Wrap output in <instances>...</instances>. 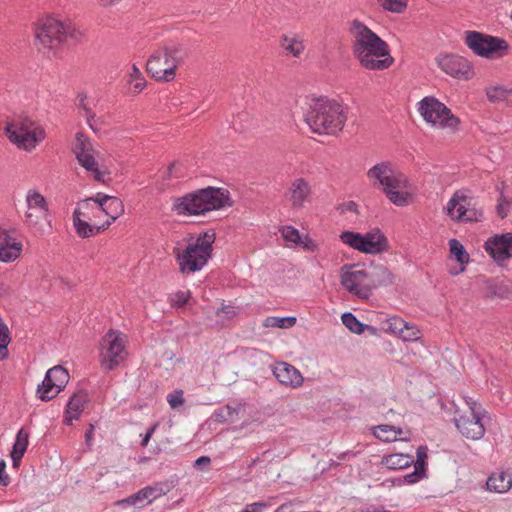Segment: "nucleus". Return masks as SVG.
I'll use <instances>...</instances> for the list:
<instances>
[{
    "mask_svg": "<svg viewBox=\"0 0 512 512\" xmlns=\"http://www.w3.org/2000/svg\"><path fill=\"white\" fill-rule=\"evenodd\" d=\"M350 33L353 37V54L364 68L384 70L393 63L388 44L364 23L353 20Z\"/></svg>",
    "mask_w": 512,
    "mask_h": 512,
    "instance_id": "1",
    "label": "nucleus"
},
{
    "mask_svg": "<svg viewBox=\"0 0 512 512\" xmlns=\"http://www.w3.org/2000/svg\"><path fill=\"white\" fill-rule=\"evenodd\" d=\"M225 206H232L229 191L209 186L174 197L171 210L179 216H202Z\"/></svg>",
    "mask_w": 512,
    "mask_h": 512,
    "instance_id": "2",
    "label": "nucleus"
},
{
    "mask_svg": "<svg viewBox=\"0 0 512 512\" xmlns=\"http://www.w3.org/2000/svg\"><path fill=\"white\" fill-rule=\"evenodd\" d=\"M304 120L311 131L317 134H336L346 122L341 105L325 98L311 99L306 102Z\"/></svg>",
    "mask_w": 512,
    "mask_h": 512,
    "instance_id": "3",
    "label": "nucleus"
},
{
    "mask_svg": "<svg viewBox=\"0 0 512 512\" xmlns=\"http://www.w3.org/2000/svg\"><path fill=\"white\" fill-rule=\"evenodd\" d=\"M370 179H375L382 187L386 197L397 206L408 204L409 193L406 176L396 171L389 162H381L374 165L367 172Z\"/></svg>",
    "mask_w": 512,
    "mask_h": 512,
    "instance_id": "4",
    "label": "nucleus"
},
{
    "mask_svg": "<svg viewBox=\"0 0 512 512\" xmlns=\"http://www.w3.org/2000/svg\"><path fill=\"white\" fill-rule=\"evenodd\" d=\"M214 241L215 234L213 232H203L185 249L181 250L175 247L173 255L178 261L180 271L194 273L201 270L212 255Z\"/></svg>",
    "mask_w": 512,
    "mask_h": 512,
    "instance_id": "5",
    "label": "nucleus"
},
{
    "mask_svg": "<svg viewBox=\"0 0 512 512\" xmlns=\"http://www.w3.org/2000/svg\"><path fill=\"white\" fill-rule=\"evenodd\" d=\"M185 54L178 44L157 49L147 60L146 70L156 81L170 82L175 78L177 67Z\"/></svg>",
    "mask_w": 512,
    "mask_h": 512,
    "instance_id": "6",
    "label": "nucleus"
},
{
    "mask_svg": "<svg viewBox=\"0 0 512 512\" xmlns=\"http://www.w3.org/2000/svg\"><path fill=\"white\" fill-rule=\"evenodd\" d=\"M445 211L455 222L473 223L483 218V211L477 207L474 197L469 190L460 189L453 193Z\"/></svg>",
    "mask_w": 512,
    "mask_h": 512,
    "instance_id": "7",
    "label": "nucleus"
},
{
    "mask_svg": "<svg viewBox=\"0 0 512 512\" xmlns=\"http://www.w3.org/2000/svg\"><path fill=\"white\" fill-rule=\"evenodd\" d=\"M339 238L345 245L365 254L376 255L389 250L388 239L379 229H373L365 234L343 231Z\"/></svg>",
    "mask_w": 512,
    "mask_h": 512,
    "instance_id": "8",
    "label": "nucleus"
},
{
    "mask_svg": "<svg viewBox=\"0 0 512 512\" xmlns=\"http://www.w3.org/2000/svg\"><path fill=\"white\" fill-rule=\"evenodd\" d=\"M34 122L28 118H22L18 121L7 122L4 132L7 138L25 150H31L44 139V130L37 127L33 128Z\"/></svg>",
    "mask_w": 512,
    "mask_h": 512,
    "instance_id": "9",
    "label": "nucleus"
},
{
    "mask_svg": "<svg viewBox=\"0 0 512 512\" xmlns=\"http://www.w3.org/2000/svg\"><path fill=\"white\" fill-rule=\"evenodd\" d=\"M465 43L473 53L488 59L502 57L509 47L504 39L477 31H467L465 33Z\"/></svg>",
    "mask_w": 512,
    "mask_h": 512,
    "instance_id": "10",
    "label": "nucleus"
},
{
    "mask_svg": "<svg viewBox=\"0 0 512 512\" xmlns=\"http://www.w3.org/2000/svg\"><path fill=\"white\" fill-rule=\"evenodd\" d=\"M340 284L358 299L367 300L372 295L366 268H361L359 265L346 264L342 266L340 269Z\"/></svg>",
    "mask_w": 512,
    "mask_h": 512,
    "instance_id": "11",
    "label": "nucleus"
},
{
    "mask_svg": "<svg viewBox=\"0 0 512 512\" xmlns=\"http://www.w3.org/2000/svg\"><path fill=\"white\" fill-rule=\"evenodd\" d=\"M419 112L424 120L432 125H438L442 128L455 129L459 124V119L437 99L426 97L419 103Z\"/></svg>",
    "mask_w": 512,
    "mask_h": 512,
    "instance_id": "12",
    "label": "nucleus"
},
{
    "mask_svg": "<svg viewBox=\"0 0 512 512\" xmlns=\"http://www.w3.org/2000/svg\"><path fill=\"white\" fill-rule=\"evenodd\" d=\"M466 403L469 407L468 411L458 418H455L456 427L467 439L479 440L485 434L483 418L486 416V413L481 412L476 402L466 400Z\"/></svg>",
    "mask_w": 512,
    "mask_h": 512,
    "instance_id": "13",
    "label": "nucleus"
},
{
    "mask_svg": "<svg viewBox=\"0 0 512 512\" xmlns=\"http://www.w3.org/2000/svg\"><path fill=\"white\" fill-rule=\"evenodd\" d=\"M102 367L105 370H114L124 361L125 352V336L114 330H109L103 337Z\"/></svg>",
    "mask_w": 512,
    "mask_h": 512,
    "instance_id": "14",
    "label": "nucleus"
},
{
    "mask_svg": "<svg viewBox=\"0 0 512 512\" xmlns=\"http://www.w3.org/2000/svg\"><path fill=\"white\" fill-rule=\"evenodd\" d=\"M73 152L79 164L85 168L86 171L91 172L96 181L102 183L106 182V172L99 170L98 162L94 156L95 150L93 145L83 133L79 132L76 134Z\"/></svg>",
    "mask_w": 512,
    "mask_h": 512,
    "instance_id": "15",
    "label": "nucleus"
},
{
    "mask_svg": "<svg viewBox=\"0 0 512 512\" xmlns=\"http://www.w3.org/2000/svg\"><path fill=\"white\" fill-rule=\"evenodd\" d=\"M67 33V29L62 22L53 17H47L39 23L35 31V37L43 48L54 49L65 41Z\"/></svg>",
    "mask_w": 512,
    "mask_h": 512,
    "instance_id": "16",
    "label": "nucleus"
},
{
    "mask_svg": "<svg viewBox=\"0 0 512 512\" xmlns=\"http://www.w3.org/2000/svg\"><path fill=\"white\" fill-rule=\"evenodd\" d=\"M437 62L442 71L454 78L468 79L472 75L469 62L461 56L444 55Z\"/></svg>",
    "mask_w": 512,
    "mask_h": 512,
    "instance_id": "17",
    "label": "nucleus"
},
{
    "mask_svg": "<svg viewBox=\"0 0 512 512\" xmlns=\"http://www.w3.org/2000/svg\"><path fill=\"white\" fill-rule=\"evenodd\" d=\"M311 186L304 178L294 179L286 193V197L293 209L302 208L305 202L310 201Z\"/></svg>",
    "mask_w": 512,
    "mask_h": 512,
    "instance_id": "18",
    "label": "nucleus"
},
{
    "mask_svg": "<svg viewBox=\"0 0 512 512\" xmlns=\"http://www.w3.org/2000/svg\"><path fill=\"white\" fill-rule=\"evenodd\" d=\"M486 251L490 256L503 261L512 257V233H506L489 239L485 244Z\"/></svg>",
    "mask_w": 512,
    "mask_h": 512,
    "instance_id": "19",
    "label": "nucleus"
},
{
    "mask_svg": "<svg viewBox=\"0 0 512 512\" xmlns=\"http://www.w3.org/2000/svg\"><path fill=\"white\" fill-rule=\"evenodd\" d=\"M273 374L282 385L292 388L302 386L304 381L300 371L286 362L277 363L273 369Z\"/></svg>",
    "mask_w": 512,
    "mask_h": 512,
    "instance_id": "20",
    "label": "nucleus"
},
{
    "mask_svg": "<svg viewBox=\"0 0 512 512\" xmlns=\"http://www.w3.org/2000/svg\"><path fill=\"white\" fill-rule=\"evenodd\" d=\"M22 244L17 242L7 230L0 228V261L11 262L20 256Z\"/></svg>",
    "mask_w": 512,
    "mask_h": 512,
    "instance_id": "21",
    "label": "nucleus"
},
{
    "mask_svg": "<svg viewBox=\"0 0 512 512\" xmlns=\"http://www.w3.org/2000/svg\"><path fill=\"white\" fill-rule=\"evenodd\" d=\"M371 292L380 286H388L393 283L394 276L384 265H375L366 268Z\"/></svg>",
    "mask_w": 512,
    "mask_h": 512,
    "instance_id": "22",
    "label": "nucleus"
},
{
    "mask_svg": "<svg viewBox=\"0 0 512 512\" xmlns=\"http://www.w3.org/2000/svg\"><path fill=\"white\" fill-rule=\"evenodd\" d=\"M88 401V394L84 391L76 392L69 400L66 409V422L71 424L72 420L78 419Z\"/></svg>",
    "mask_w": 512,
    "mask_h": 512,
    "instance_id": "23",
    "label": "nucleus"
},
{
    "mask_svg": "<svg viewBox=\"0 0 512 512\" xmlns=\"http://www.w3.org/2000/svg\"><path fill=\"white\" fill-rule=\"evenodd\" d=\"M243 410V405L238 402L228 403L227 405L215 411L214 416L217 422H235L239 420V415Z\"/></svg>",
    "mask_w": 512,
    "mask_h": 512,
    "instance_id": "24",
    "label": "nucleus"
},
{
    "mask_svg": "<svg viewBox=\"0 0 512 512\" xmlns=\"http://www.w3.org/2000/svg\"><path fill=\"white\" fill-rule=\"evenodd\" d=\"M486 485L489 491L504 493L512 487V478L505 472L494 473L488 478Z\"/></svg>",
    "mask_w": 512,
    "mask_h": 512,
    "instance_id": "25",
    "label": "nucleus"
},
{
    "mask_svg": "<svg viewBox=\"0 0 512 512\" xmlns=\"http://www.w3.org/2000/svg\"><path fill=\"white\" fill-rule=\"evenodd\" d=\"M381 463L390 470H400L413 464L414 458L409 454L395 453L384 456Z\"/></svg>",
    "mask_w": 512,
    "mask_h": 512,
    "instance_id": "26",
    "label": "nucleus"
},
{
    "mask_svg": "<svg viewBox=\"0 0 512 512\" xmlns=\"http://www.w3.org/2000/svg\"><path fill=\"white\" fill-rule=\"evenodd\" d=\"M28 446V433L24 429H20L17 433L13 449L11 451V458L13 466L17 467Z\"/></svg>",
    "mask_w": 512,
    "mask_h": 512,
    "instance_id": "27",
    "label": "nucleus"
},
{
    "mask_svg": "<svg viewBox=\"0 0 512 512\" xmlns=\"http://www.w3.org/2000/svg\"><path fill=\"white\" fill-rule=\"evenodd\" d=\"M373 435L383 442H393L397 440L398 435L402 434V429L392 425L382 424L373 427Z\"/></svg>",
    "mask_w": 512,
    "mask_h": 512,
    "instance_id": "28",
    "label": "nucleus"
},
{
    "mask_svg": "<svg viewBox=\"0 0 512 512\" xmlns=\"http://www.w3.org/2000/svg\"><path fill=\"white\" fill-rule=\"evenodd\" d=\"M80 215L81 211L79 209H75L73 212V224L80 237L86 238L100 232L101 227L90 225L88 222L82 220Z\"/></svg>",
    "mask_w": 512,
    "mask_h": 512,
    "instance_id": "29",
    "label": "nucleus"
},
{
    "mask_svg": "<svg viewBox=\"0 0 512 512\" xmlns=\"http://www.w3.org/2000/svg\"><path fill=\"white\" fill-rule=\"evenodd\" d=\"M47 377V382L52 381L54 386H56L57 391H61L69 379V374L66 369L62 366L57 365L49 369L45 375Z\"/></svg>",
    "mask_w": 512,
    "mask_h": 512,
    "instance_id": "30",
    "label": "nucleus"
},
{
    "mask_svg": "<svg viewBox=\"0 0 512 512\" xmlns=\"http://www.w3.org/2000/svg\"><path fill=\"white\" fill-rule=\"evenodd\" d=\"M486 95L491 103L506 102L508 105L512 104L509 99L512 96V89H507L504 86L487 87Z\"/></svg>",
    "mask_w": 512,
    "mask_h": 512,
    "instance_id": "31",
    "label": "nucleus"
},
{
    "mask_svg": "<svg viewBox=\"0 0 512 512\" xmlns=\"http://www.w3.org/2000/svg\"><path fill=\"white\" fill-rule=\"evenodd\" d=\"M342 322L351 332L362 334L365 330L375 331V328L360 322L352 313L346 312L341 316Z\"/></svg>",
    "mask_w": 512,
    "mask_h": 512,
    "instance_id": "32",
    "label": "nucleus"
},
{
    "mask_svg": "<svg viewBox=\"0 0 512 512\" xmlns=\"http://www.w3.org/2000/svg\"><path fill=\"white\" fill-rule=\"evenodd\" d=\"M297 322L296 317L288 316V317H274L270 316L263 320V326L266 328H280V329H288L292 328Z\"/></svg>",
    "mask_w": 512,
    "mask_h": 512,
    "instance_id": "33",
    "label": "nucleus"
},
{
    "mask_svg": "<svg viewBox=\"0 0 512 512\" xmlns=\"http://www.w3.org/2000/svg\"><path fill=\"white\" fill-rule=\"evenodd\" d=\"M105 199L108 201L102 211L110 217L111 221H115L124 213V205L119 198L114 196H109V198Z\"/></svg>",
    "mask_w": 512,
    "mask_h": 512,
    "instance_id": "34",
    "label": "nucleus"
},
{
    "mask_svg": "<svg viewBox=\"0 0 512 512\" xmlns=\"http://www.w3.org/2000/svg\"><path fill=\"white\" fill-rule=\"evenodd\" d=\"M28 210L38 209L42 213L48 211L47 202L43 195L36 190H29L26 196Z\"/></svg>",
    "mask_w": 512,
    "mask_h": 512,
    "instance_id": "35",
    "label": "nucleus"
},
{
    "mask_svg": "<svg viewBox=\"0 0 512 512\" xmlns=\"http://www.w3.org/2000/svg\"><path fill=\"white\" fill-rule=\"evenodd\" d=\"M172 486L168 482L157 483L153 486H147L144 489L146 495L148 496V502H152L153 500L159 498L162 495H166L170 492Z\"/></svg>",
    "mask_w": 512,
    "mask_h": 512,
    "instance_id": "36",
    "label": "nucleus"
},
{
    "mask_svg": "<svg viewBox=\"0 0 512 512\" xmlns=\"http://www.w3.org/2000/svg\"><path fill=\"white\" fill-rule=\"evenodd\" d=\"M60 391H57L56 386L52 381L47 382V377L45 376L41 385L38 386L37 393L39 398L43 401H49L53 399Z\"/></svg>",
    "mask_w": 512,
    "mask_h": 512,
    "instance_id": "37",
    "label": "nucleus"
},
{
    "mask_svg": "<svg viewBox=\"0 0 512 512\" xmlns=\"http://www.w3.org/2000/svg\"><path fill=\"white\" fill-rule=\"evenodd\" d=\"M10 343V332L7 325L0 317V360L8 356V345Z\"/></svg>",
    "mask_w": 512,
    "mask_h": 512,
    "instance_id": "38",
    "label": "nucleus"
},
{
    "mask_svg": "<svg viewBox=\"0 0 512 512\" xmlns=\"http://www.w3.org/2000/svg\"><path fill=\"white\" fill-rule=\"evenodd\" d=\"M449 247L451 254L456 257V260L459 263L465 264L469 261L468 253L465 251L464 246L457 239H451L449 241Z\"/></svg>",
    "mask_w": 512,
    "mask_h": 512,
    "instance_id": "39",
    "label": "nucleus"
},
{
    "mask_svg": "<svg viewBox=\"0 0 512 512\" xmlns=\"http://www.w3.org/2000/svg\"><path fill=\"white\" fill-rule=\"evenodd\" d=\"M405 328V321L399 317L393 316L383 322L382 329L385 332L399 335L400 331Z\"/></svg>",
    "mask_w": 512,
    "mask_h": 512,
    "instance_id": "40",
    "label": "nucleus"
},
{
    "mask_svg": "<svg viewBox=\"0 0 512 512\" xmlns=\"http://www.w3.org/2000/svg\"><path fill=\"white\" fill-rule=\"evenodd\" d=\"M148 503H149L148 496L146 495L144 489H141L137 493L118 502V504H120V505L127 504V505H133V506H137V507H143Z\"/></svg>",
    "mask_w": 512,
    "mask_h": 512,
    "instance_id": "41",
    "label": "nucleus"
},
{
    "mask_svg": "<svg viewBox=\"0 0 512 512\" xmlns=\"http://www.w3.org/2000/svg\"><path fill=\"white\" fill-rule=\"evenodd\" d=\"M130 77V83L133 84V88L138 93L143 90V88L146 86V80L143 77L141 71L136 67V65H133L131 68V72L129 73Z\"/></svg>",
    "mask_w": 512,
    "mask_h": 512,
    "instance_id": "42",
    "label": "nucleus"
},
{
    "mask_svg": "<svg viewBox=\"0 0 512 512\" xmlns=\"http://www.w3.org/2000/svg\"><path fill=\"white\" fill-rule=\"evenodd\" d=\"M381 3L383 9L393 12V13H402L407 5L408 0H378Z\"/></svg>",
    "mask_w": 512,
    "mask_h": 512,
    "instance_id": "43",
    "label": "nucleus"
},
{
    "mask_svg": "<svg viewBox=\"0 0 512 512\" xmlns=\"http://www.w3.org/2000/svg\"><path fill=\"white\" fill-rule=\"evenodd\" d=\"M281 235L284 240L295 244H300L302 237L299 231L292 226H285L281 229Z\"/></svg>",
    "mask_w": 512,
    "mask_h": 512,
    "instance_id": "44",
    "label": "nucleus"
},
{
    "mask_svg": "<svg viewBox=\"0 0 512 512\" xmlns=\"http://www.w3.org/2000/svg\"><path fill=\"white\" fill-rule=\"evenodd\" d=\"M419 334V330L405 322V328L400 331L398 336L404 341H416L420 338Z\"/></svg>",
    "mask_w": 512,
    "mask_h": 512,
    "instance_id": "45",
    "label": "nucleus"
},
{
    "mask_svg": "<svg viewBox=\"0 0 512 512\" xmlns=\"http://www.w3.org/2000/svg\"><path fill=\"white\" fill-rule=\"evenodd\" d=\"M83 110V116L86 118L87 124L94 131L99 130V126L102 124L100 118H96L95 114L86 106L81 108Z\"/></svg>",
    "mask_w": 512,
    "mask_h": 512,
    "instance_id": "46",
    "label": "nucleus"
},
{
    "mask_svg": "<svg viewBox=\"0 0 512 512\" xmlns=\"http://www.w3.org/2000/svg\"><path fill=\"white\" fill-rule=\"evenodd\" d=\"M417 459L414 462V466L418 467L419 470H425L426 459H427V447L419 446L417 448Z\"/></svg>",
    "mask_w": 512,
    "mask_h": 512,
    "instance_id": "47",
    "label": "nucleus"
},
{
    "mask_svg": "<svg viewBox=\"0 0 512 512\" xmlns=\"http://www.w3.org/2000/svg\"><path fill=\"white\" fill-rule=\"evenodd\" d=\"M190 298L189 291H178L171 298L172 305L177 307L184 306Z\"/></svg>",
    "mask_w": 512,
    "mask_h": 512,
    "instance_id": "48",
    "label": "nucleus"
},
{
    "mask_svg": "<svg viewBox=\"0 0 512 512\" xmlns=\"http://www.w3.org/2000/svg\"><path fill=\"white\" fill-rule=\"evenodd\" d=\"M284 50L291 53L294 57H299L304 50V45L298 39H295L291 44H284Z\"/></svg>",
    "mask_w": 512,
    "mask_h": 512,
    "instance_id": "49",
    "label": "nucleus"
},
{
    "mask_svg": "<svg viewBox=\"0 0 512 512\" xmlns=\"http://www.w3.org/2000/svg\"><path fill=\"white\" fill-rule=\"evenodd\" d=\"M167 401L172 409L177 408L178 406L184 403L183 391L176 390L174 393L169 394L167 396Z\"/></svg>",
    "mask_w": 512,
    "mask_h": 512,
    "instance_id": "50",
    "label": "nucleus"
},
{
    "mask_svg": "<svg viewBox=\"0 0 512 512\" xmlns=\"http://www.w3.org/2000/svg\"><path fill=\"white\" fill-rule=\"evenodd\" d=\"M426 476L425 470H419L418 467L414 466V471L412 473L406 474L403 478V481L408 484H413L418 482L420 479Z\"/></svg>",
    "mask_w": 512,
    "mask_h": 512,
    "instance_id": "51",
    "label": "nucleus"
},
{
    "mask_svg": "<svg viewBox=\"0 0 512 512\" xmlns=\"http://www.w3.org/2000/svg\"><path fill=\"white\" fill-rule=\"evenodd\" d=\"M6 463L4 460H0V485L7 486L10 483V478L5 472Z\"/></svg>",
    "mask_w": 512,
    "mask_h": 512,
    "instance_id": "52",
    "label": "nucleus"
},
{
    "mask_svg": "<svg viewBox=\"0 0 512 512\" xmlns=\"http://www.w3.org/2000/svg\"><path fill=\"white\" fill-rule=\"evenodd\" d=\"M216 313L217 315H220V313H224L227 319H231L236 315V310L233 306L223 305L220 309L217 310Z\"/></svg>",
    "mask_w": 512,
    "mask_h": 512,
    "instance_id": "53",
    "label": "nucleus"
},
{
    "mask_svg": "<svg viewBox=\"0 0 512 512\" xmlns=\"http://www.w3.org/2000/svg\"><path fill=\"white\" fill-rule=\"evenodd\" d=\"M104 198H109V195H104V194H102V193H98L96 196H94V197H90V198H88L86 201H89V200L94 201V202H95V203H97V204L100 206V208L103 210V209H104V207H105V205H106V203H107V201H108V200H106V199L104 200Z\"/></svg>",
    "mask_w": 512,
    "mask_h": 512,
    "instance_id": "54",
    "label": "nucleus"
},
{
    "mask_svg": "<svg viewBox=\"0 0 512 512\" xmlns=\"http://www.w3.org/2000/svg\"><path fill=\"white\" fill-rule=\"evenodd\" d=\"M266 506L267 504L265 502H255L247 505L245 510H249V512H260Z\"/></svg>",
    "mask_w": 512,
    "mask_h": 512,
    "instance_id": "55",
    "label": "nucleus"
},
{
    "mask_svg": "<svg viewBox=\"0 0 512 512\" xmlns=\"http://www.w3.org/2000/svg\"><path fill=\"white\" fill-rule=\"evenodd\" d=\"M300 245L303 246L304 249L309 251H315L317 249V245L308 237H305V239H301Z\"/></svg>",
    "mask_w": 512,
    "mask_h": 512,
    "instance_id": "56",
    "label": "nucleus"
},
{
    "mask_svg": "<svg viewBox=\"0 0 512 512\" xmlns=\"http://www.w3.org/2000/svg\"><path fill=\"white\" fill-rule=\"evenodd\" d=\"M156 429V425L152 426L151 428L148 429V431L146 432L142 442H141V445L142 446H147L148 445V442L152 436V434L154 433Z\"/></svg>",
    "mask_w": 512,
    "mask_h": 512,
    "instance_id": "57",
    "label": "nucleus"
},
{
    "mask_svg": "<svg viewBox=\"0 0 512 512\" xmlns=\"http://www.w3.org/2000/svg\"><path fill=\"white\" fill-rule=\"evenodd\" d=\"M210 462L211 460L208 456H201L195 461V466H201L203 464L208 465Z\"/></svg>",
    "mask_w": 512,
    "mask_h": 512,
    "instance_id": "58",
    "label": "nucleus"
},
{
    "mask_svg": "<svg viewBox=\"0 0 512 512\" xmlns=\"http://www.w3.org/2000/svg\"><path fill=\"white\" fill-rule=\"evenodd\" d=\"M25 221L30 225H35L37 221L34 219V214L30 211L25 213Z\"/></svg>",
    "mask_w": 512,
    "mask_h": 512,
    "instance_id": "59",
    "label": "nucleus"
},
{
    "mask_svg": "<svg viewBox=\"0 0 512 512\" xmlns=\"http://www.w3.org/2000/svg\"><path fill=\"white\" fill-rule=\"evenodd\" d=\"M10 294V289L3 282H0V297L8 296Z\"/></svg>",
    "mask_w": 512,
    "mask_h": 512,
    "instance_id": "60",
    "label": "nucleus"
},
{
    "mask_svg": "<svg viewBox=\"0 0 512 512\" xmlns=\"http://www.w3.org/2000/svg\"><path fill=\"white\" fill-rule=\"evenodd\" d=\"M344 206H345V209L347 211H351V212L357 213V207L358 206H357V204L354 201H349Z\"/></svg>",
    "mask_w": 512,
    "mask_h": 512,
    "instance_id": "61",
    "label": "nucleus"
},
{
    "mask_svg": "<svg viewBox=\"0 0 512 512\" xmlns=\"http://www.w3.org/2000/svg\"><path fill=\"white\" fill-rule=\"evenodd\" d=\"M94 426L90 425V429L85 433V440L89 444L92 438Z\"/></svg>",
    "mask_w": 512,
    "mask_h": 512,
    "instance_id": "62",
    "label": "nucleus"
},
{
    "mask_svg": "<svg viewBox=\"0 0 512 512\" xmlns=\"http://www.w3.org/2000/svg\"><path fill=\"white\" fill-rule=\"evenodd\" d=\"M85 100H86V96H85V95H79V96H78V104H77V106H78L80 109H81L82 107L86 106Z\"/></svg>",
    "mask_w": 512,
    "mask_h": 512,
    "instance_id": "63",
    "label": "nucleus"
},
{
    "mask_svg": "<svg viewBox=\"0 0 512 512\" xmlns=\"http://www.w3.org/2000/svg\"><path fill=\"white\" fill-rule=\"evenodd\" d=\"M366 512H390V511L386 510L384 508H381V507H373V508H369Z\"/></svg>",
    "mask_w": 512,
    "mask_h": 512,
    "instance_id": "64",
    "label": "nucleus"
}]
</instances>
